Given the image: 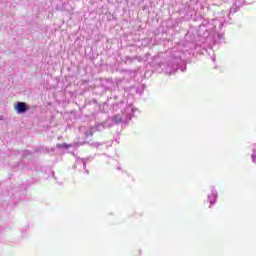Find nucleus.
Returning a JSON list of instances; mask_svg holds the SVG:
<instances>
[{"instance_id":"9b49d317","label":"nucleus","mask_w":256,"mask_h":256,"mask_svg":"<svg viewBox=\"0 0 256 256\" xmlns=\"http://www.w3.org/2000/svg\"><path fill=\"white\" fill-rule=\"evenodd\" d=\"M86 173L89 174V170H86Z\"/></svg>"},{"instance_id":"20e7f679","label":"nucleus","mask_w":256,"mask_h":256,"mask_svg":"<svg viewBox=\"0 0 256 256\" xmlns=\"http://www.w3.org/2000/svg\"><path fill=\"white\" fill-rule=\"evenodd\" d=\"M210 189H211V194L208 195V201H209L210 205H215L219 194L217 193V190L215 189V187L211 186Z\"/></svg>"},{"instance_id":"1a4fd4ad","label":"nucleus","mask_w":256,"mask_h":256,"mask_svg":"<svg viewBox=\"0 0 256 256\" xmlns=\"http://www.w3.org/2000/svg\"><path fill=\"white\" fill-rule=\"evenodd\" d=\"M81 162L83 163V167H84V169H85L87 161H85L84 159H82Z\"/></svg>"},{"instance_id":"f257e3e1","label":"nucleus","mask_w":256,"mask_h":256,"mask_svg":"<svg viewBox=\"0 0 256 256\" xmlns=\"http://www.w3.org/2000/svg\"><path fill=\"white\" fill-rule=\"evenodd\" d=\"M191 49H195V45L190 42L186 43V45H184V50L174 51L171 60L159 64V68L162 69L166 75H172V73H175L178 69H180V71H186L187 65L183 59H185L186 53H191Z\"/></svg>"},{"instance_id":"39448f33","label":"nucleus","mask_w":256,"mask_h":256,"mask_svg":"<svg viewBox=\"0 0 256 256\" xmlns=\"http://www.w3.org/2000/svg\"><path fill=\"white\" fill-rule=\"evenodd\" d=\"M69 147H71V145L67 143L57 144L58 149H69Z\"/></svg>"},{"instance_id":"7ed1b4c3","label":"nucleus","mask_w":256,"mask_h":256,"mask_svg":"<svg viewBox=\"0 0 256 256\" xmlns=\"http://www.w3.org/2000/svg\"><path fill=\"white\" fill-rule=\"evenodd\" d=\"M15 110L19 114L27 113V111H29V106H27V103L25 102H18L15 105Z\"/></svg>"},{"instance_id":"f03ea898","label":"nucleus","mask_w":256,"mask_h":256,"mask_svg":"<svg viewBox=\"0 0 256 256\" xmlns=\"http://www.w3.org/2000/svg\"><path fill=\"white\" fill-rule=\"evenodd\" d=\"M114 111H120V113L113 116L112 121L114 123H129L133 115H135V108L131 104H125L121 102L115 104L113 107Z\"/></svg>"},{"instance_id":"6e6552de","label":"nucleus","mask_w":256,"mask_h":256,"mask_svg":"<svg viewBox=\"0 0 256 256\" xmlns=\"http://www.w3.org/2000/svg\"><path fill=\"white\" fill-rule=\"evenodd\" d=\"M89 135H93V129L86 132V137H89Z\"/></svg>"},{"instance_id":"9d476101","label":"nucleus","mask_w":256,"mask_h":256,"mask_svg":"<svg viewBox=\"0 0 256 256\" xmlns=\"http://www.w3.org/2000/svg\"><path fill=\"white\" fill-rule=\"evenodd\" d=\"M3 119V116H0V120H2Z\"/></svg>"},{"instance_id":"0eeeda50","label":"nucleus","mask_w":256,"mask_h":256,"mask_svg":"<svg viewBox=\"0 0 256 256\" xmlns=\"http://www.w3.org/2000/svg\"><path fill=\"white\" fill-rule=\"evenodd\" d=\"M101 144L99 143V142H93L92 144H91V146L92 147H99Z\"/></svg>"},{"instance_id":"423d86ee","label":"nucleus","mask_w":256,"mask_h":256,"mask_svg":"<svg viewBox=\"0 0 256 256\" xmlns=\"http://www.w3.org/2000/svg\"><path fill=\"white\" fill-rule=\"evenodd\" d=\"M251 159H252L253 163H256V150L253 151V153L251 155Z\"/></svg>"}]
</instances>
